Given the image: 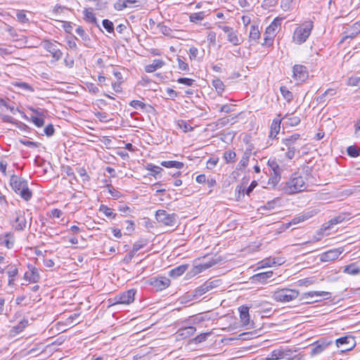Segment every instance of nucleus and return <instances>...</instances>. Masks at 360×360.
I'll use <instances>...</instances> for the list:
<instances>
[{
    "mask_svg": "<svg viewBox=\"0 0 360 360\" xmlns=\"http://www.w3.org/2000/svg\"><path fill=\"white\" fill-rule=\"evenodd\" d=\"M260 37L261 34L259 30L258 26L254 25H251L249 34L250 41H253L255 44H258Z\"/></svg>",
    "mask_w": 360,
    "mask_h": 360,
    "instance_id": "30",
    "label": "nucleus"
},
{
    "mask_svg": "<svg viewBox=\"0 0 360 360\" xmlns=\"http://www.w3.org/2000/svg\"><path fill=\"white\" fill-rule=\"evenodd\" d=\"M177 82L188 86H191L195 82V80L190 78L180 77L177 79Z\"/></svg>",
    "mask_w": 360,
    "mask_h": 360,
    "instance_id": "57",
    "label": "nucleus"
},
{
    "mask_svg": "<svg viewBox=\"0 0 360 360\" xmlns=\"http://www.w3.org/2000/svg\"><path fill=\"white\" fill-rule=\"evenodd\" d=\"M95 115L102 122H107L110 120L108 115L106 112H98Z\"/></svg>",
    "mask_w": 360,
    "mask_h": 360,
    "instance_id": "60",
    "label": "nucleus"
},
{
    "mask_svg": "<svg viewBox=\"0 0 360 360\" xmlns=\"http://www.w3.org/2000/svg\"><path fill=\"white\" fill-rule=\"evenodd\" d=\"M150 284L154 287L157 291H160L165 289L170 285V280L165 276L152 278L150 280Z\"/></svg>",
    "mask_w": 360,
    "mask_h": 360,
    "instance_id": "15",
    "label": "nucleus"
},
{
    "mask_svg": "<svg viewBox=\"0 0 360 360\" xmlns=\"http://www.w3.org/2000/svg\"><path fill=\"white\" fill-rule=\"evenodd\" d=\"M301 138L299 134H293L285 139L281 142L283 145L281 150L285 151V156L288 160L293 159L296 155H300L301 148Z\"/></svg>",
    "mask_w": 360,
    "mask_h": 360,
    "instance_id": "2",
    "label": "nucleus"
},
{
    "mask_svg": "<svg viewBox=\"0 0 360 360\" xmlns=\"http://www.w3.org/2000/svg\"><path fill=\"white\" fill-rule=\"evenodd\" d=\"M314 283L315 280L313 278H305L297 281L298 285L300 286H309Z\"/></svg>",
    "mask_w": 360,
    "mask_h": 360,
    "instance_id": "52",
    "label": "nucleus"
},
{
    "mask_svg": "<svg viewBox=\"0 0 360 360\" xmlns=\"http://www.w3.org/2000/svg\"><path fill=\"white\" fill-rule=\"evenodd\" d=\"M299 295L297 290L281 288L273 292L271 297L276 302H288L297 298Z\"/></svg>",
    "mask_w": 360,
    "mask_h": 360,
    "instance_id": "6",
    "label": "nucleus"
},
{
    "mask_svg": "<svg viewBox=\"0 0 360 360\" xmlns=\"http://www.w3.org/2000/svg\"><path fill=\"white\" fill-rule=\"evenodd\" d=\"M236 157V154L233 150H227L224 153V158L225 159L227 163L234 161Z\"/></svg>",
    "mask_w": 360,
    "mask_h": 360,
    "instance_id": "50",
    "label": "nucleus"
},
{
    "mask_svg": "<svg viewBox=\"0 0 360 360\" xmlns=\"http://www.w3.org/2000/svg\"><path fill=\"white\" fill-rule=\"evenodd\" d=\"M281 19L275 18L271 24L266 27V34H271L273 37H276V31L277 28L281 26Z\"/></svg>",
    "mask_w": 360,
    "mask_h": 360,
    "instance_id": "32",
    "label": "nucleus"
},
{
    "mask_svg": "<svg viewBox=\"0 0 360 360\" xmlns=\"http://www.w3.org/2000/svg\"><path fill=\"white\" fill-rule=\"evenodd\" d=\"M155 218L159 223L166 226H174L177 220V215L175 213L169 214L163 210H158L155 213Z\"/></svg>",
    "mask_w": 360,
    "mask_h": 360,
    "instance_id": "9",
    "label": "nucleus"
},
{
    "mask_svg": "<svg viewBox=\"0 0 360 360\" xmlns=\"http://www.w3.org/2000/svg\"><path fill=\"white\" fill-rule=\"evenodd\" d=\"M18 48L15 45H3L0 46V56L5 58L6 56L13 54Z\"/></svg>",
    "mask_w": 360,
    "mask_h": 360,
    "instance_id": "31",
    "label": "nucleus"
},
{
    "mask_svg": "<svg viewBox=\"0 0 360 360\" xmlns=\"http://www.w3.org/2000/svg\"><path fill=\"white\" fill-rule=\"evenodd\" d=\"M28 324V320L23 319L17 325L12 327L11 332L13 334L21 333Z\"/></svg>",
    "mask_w": 360,
    "mask_h": 360,
    "instance_id": "33",
    "label": "nucleus"
},
{
    "mask_svg": "<svg viewBox=\"0 0 360 360\" xmlns=\"http://www.w3.org/2000/svg\"><path fill=\"white\" fill-rule=\"evenodd\" d=\"M30 120L37 127H41L44 124V117L31 115Z\"/></svg>",
    "mask_w": 360,
    "mask_h": 360,
    "instance_id": "45",
    "label": "nucleus"
},
{
    "mask_svg": "<svg viewBox=\"0 0 360 360\" xmlns=\"http://www.w3.org/2000/svg\"><path fill=\"white\" fill-rule=\"evenodd\" d=\"M267 165L274 174H279L280 176H281L283 171L287 169L285 165L282 162L279 164L276 159H269Z\"/></svg>",
    "mask_w": 360,
    "mask_h": 360,
    "instance_id": "23",
    "label": "nucleus"
},
{
    "mask_svg": "<svg viewBox=\"0 0 360 360\" xmlns=\"http://www.w3.org/2000/svg\"><path fill=\"white\" fill-rule=\"evenodd\" d=\"M360 33V22L354 23L349 28L346 29L344 32V37L342 41L348 38H354Z\"/></svg>",
    "mask_w": 360,
    "mask_h": 360,
    "instance_id": "22",
    "label": "nucleus"
},
{
    "mask_svg": "<svg viewBox=\"0 0 360 360\" xmlns=\"http://www.w3.org/2000/svg\"><path fill=\"white\" fill-rule=\"evenodd\" d=\"M343 252V248H335L328 250L320 255V260L323 262L334 261L338 258Z\"/></svg>",
    "mask_w": 360,
    "mask_h": 360,
    "instance_id": "17",
    "label": "nucleus"
},
{
    "mask_svg": "<svg viewBox=\"0 0 360 360\" xmlns=\"http://www.w3.org/2000/svg\"><path fill=\"white\" fill-rule=\"evenodd\" d=\"M219 281H207L202 284L200 286L197 288L194 291L193 296L195 297H198L205 294L208 291L212 290L213 288L217 287L219 285Z\"/></svg>",
    "mask_w": 360,
    "mask_h": 360,
    "instance_id": "13",
    "label": "nucleus"
},
{
    "mask_svg": "<svg viewBox=\"0 0 360 360\" xmlns=\"http://www.w3.org/2000/svg\"><path fill=\"white\" fill-rule=\"evenodd\" d=\"M188 269V265H180L169 271V275L174 277H178L182 275Z\"/></svg>",
    "mask_w": 360,
    "mask_h": 360,
    "instance_id": "36",
    "label": "nucleus"
},
{
    "mask_svg": "<svg viewBox=\"0 0 360 360\" xmlns=\"http://www.w3.org/2000/svg\"><path fill=\"white\" fill-rule=\"evenodd\" d=\"M216 264H217V262L215 261H210L208 262L195 265L191 269V273L193 275H197V274L202 272L203 271H205L206 269L210 268L211 266H212L213 265H214Z\"/></svg>",
    "mask_w": 360,
    "mask_h": 360,
    "instance_id": "26",
    "label": "nucleus"
},
{
    "mask_svg": "<svg viewBox=\"0 0 360 360\" xmlns=\"http://www.w3.org/2000/svg\"><path fill=\"white\" fill-rule=\"evenodd\" d=\"M147 169L151 172V174L156 177V175L160 174L163 169L162 167L156 165H148Z\"/></svg>",
    "mask_w": 360,
    "mask_h": 360,
    "instance_id": "53",
    "label": "nucleus"
},
{
    "mask_svg": "<svg viewBox=\"0 0 360 360\" xmlns=\"http://www.w3.org/2000/svg\"><path fill=\"white\" fill-rule=\"evenodd\" d=\"M91 10V8H86L84 11V20L86 21H88V22H91V23L96 25L97 24V19L95 17V15L93 13V12Z\"/></svg>",
    "mask_w": 360,
    "mask_h": 360,
    "instance_id": "37",
    "label": "nucleus"
},
{
    "mask_svg": "<svg viewBox=\"0 0 360 360\" xmlns=\"http://www.w3.org/2000/svg\"><path fill=\"white\" fill-rule=\"evenodd\" d=\"M6 273L8 276V285L13 288L15 285V281L18 275V265L12 263L8 264L6 266Z\"/></svg>",
    "mask_w": 360,
    "mask_h": 360,
    "instance_id": "16",
    "label": "nucleus"
},
{
    "mask_svg": "<svg viewBox=\"0 0 360 360\" xmlns=\"http://www.w3.org/2000/svg\"><path fill=\"white\" fill-rule=\"evenodd\" d=\"M348 155L352 158H356L360 155V150L355 146H350L347 148Z\"/></svg>",
    "mask_w": 360,
    "mask_h": 360,
    "instance_id": "46",
    "label": "nucleus"
},
{
    "mask_svg": "<svg viewBox=\"0 0 360 360\" xmlns=\"http://www.w3.org/2000/svg\"><path fill=\"white\" fill-rule=\"evenodd\" d=\"M281 199L279 198H276L272 200L268 201L264 206L261 207L262 209L271 210L275 208L276 205L280 202Z\"/></svg>",
    "mask_w": 360,
    "mask_h": 360,
    "instance_id": "44",
    "label": "nucleus"
},
{
    "mask_svg": "<svg viewBox=\"0 0 360 360\" xmlns=\"http://www.w3.org/2000/svg\"><path fill=\"white\" fill-rule=\"evenodd\" d=\"M313 22L306 21L301 26L297 27L293 33V41L301 44L307 41L313 29Z\"/></svg>",
    "mask_w": 360,
    "mask_h": 360,
    "instance_id": "5",
    "label": "nucleus"
},
{
    "mask_svg": "<svg viewBox=\"0 0 360 360\" xmlns=\"http://www.w3.org/2000/svg\"><path fill=\"white\" fill-rule=\"evenodd\" d=\"M331 344V342H326L323 340H320L316 342H315L311 345V355H318L322 353Z\"/></svg>",
    "mask_w": 360,
    "mask_h": 360,
    "instance_id": "19",
    "label": "nucleus"
},
{
    "mask_svg": "<svg viewBox=\"0 0 360 360\" xmlns=\"http://www.w3.org/2000/svg\"><path fill=\"white\" fill-rule=\"evenodd\" d=\"M99 212H103L108 218L115 219L117 216V214L113 212L111 208L105 205H101L100 206Z\"/></svg>",
    "mask_w": 360,
    "mask_h": 360,
    "instance_id": "38",
    "label": "nucleus"
},
{
    "mask_svg": "<svg viewBox=\"0 0 360 360\" xmlns=\"http://www.w3.org/2000/svg\"><path fill=\"white\" fill-rule=\"evenodd\" d=\"M250 152L245 151L243 153V155L238 163L239 169L245 168L248 166L249 160H250Z\"/></svg>",
    "mask_w": 360,
    "mask_h": 360,
    "instance_id": "43",
    "label": "nucleus"
},
{
    "mask_svg": "<svg viewBox=\"0 0 360 360\" xmlns=\"http://www.w3.org/2000/svg\"><path fill=\"white\" fill-rule=\"evenodd\" d=\"M103 27L109 32H113L114 31V25L112 22L108 19H105L102 22Z\"/></svg>",
    "mask_w": 360,
    "mask_h": 360,
    "instance_id": "54",
    "label": "nucleus"
},
{
    "mask_svg": "<svg viewBox=\"0 0 360 360\" xmlns=\"http://www.w3.org/2000/svg\"><path fill=\"white\" fill-rule=\"evenodd\" d=\"M218 161V158H210L207 161V168L209 169H212L217 165Z\"/></svg>",
    "mask_w": 360,
    "mask_h": 360,
    "instance_id": "61",
    "label": "nucleus"
},
{
    "mask_svg": "<svg viewBox=\"0 0 360 360\" xmlns=\"http://www.w3.org/2000/svg\"><path fill=\"white\" fill-rule=\"evenodd\" d=\"M137 2L138 0H117L114 4V8L116 11H120Z\"/></svg>",
    "mask_w": 360,
    "mask_h": 360,
    "instance_id": "29",
    "label": "nucleus"
},
{
    "mask_svg": "<svg viewBox=\"0 0 360 360\" xmlns=\"http://www.w3.org/2000/svg\"><path fill=\"white\" fill-rule=\"evenodd\" d=\"M42 46L46 51L50 53L55 61H58L62 58L63 52L58 49L55 43L49 40H44L42 42Z\"/></svg>",
    "mask_w": 360,
    "mask_h": 360,
    "instance_id": "12",
    "label": "nucleus"
},
{
    "mask_svg": "<svg viewBox=\"0 0 360 360\" xmlns=\"http://www.w3.org/2000/svg\"><path fill=\"white\" fill-rule=\"evenodd\" d=\"M343 273L351 276L359 275L360 274V266L357 262L352 263L344 266Z\"/></svg>",
    "mask_w": 360,
    "mask_h": 360,
    "instance_id": "27",
    "label": "nucleus"
},
{
    "mask_svg": "<svg viewBox=\"0 0 360 360\" xmlns=\"http://www.w3.org/2000/svg\"><path fill=\"white\" fill-rule=\"evenodd\" d=\"M274 273L273 271H268L265 272L258 273L253 275L250 280L252 283H266L268 282L269 279H270Z\"/></svg>",
    "mask_w": 360,
    "mask_h": 360,
    "instance_id": "20",
    "label": "nucleus"
},
{
    "mask_svg": "<svg viewBox=\"0 0 360 360\" xmlns=\"http://www.w3.org/2000/svg\"><path fill=\"white\" fill-rule=\"evenodd\" d=\"M292 77L299 82H304L309 76L307 67L302 65H295L292 67Z\"/></svg>",
    "mask_w": 360,
    "mask_h": 360,
    "instance_id": "14",
    "label": "nucleus"
},
{
    "mask_svg": "<svg viewBox=\"0 0 360 360\" xmlns=\"http://www.w3.org/2000/svg\"><path fill=\"white\" fill-rule=\"evenodd\" d=\"M211 335V332L202 333L198 335L195 338L192 339L191 342L195 344L201 343L207 340V338Z\"/></svg>",
    "mask_w": 360,
    "mask_h": 360,
    "instance_id": "42",
    "label": "nucleus"
},
{
    "mask_svg": "<svg viewBox=\"0 0 360 360\" xmlns=\"http://www.w3.org/2000/svg\"><path fill=\"white\" fill-rule=\"evenodd\" d=\"M240 319L243 326H248L250 323L249 307L242 305L238 308Z\"/></svg>",
    "mask_w": 360,
    "mask_h": 360,
    "instance_id": "25",
    "label": "nucleus"
},
{
    "mask_svg": "<svg viewBox=\"0 0 360 360\" xmlns=\"http://www.w3.org/2000/svg\"><path fill=\"white\" fill-rule=\"evenodd\" d=\"M15 217L13 221L12 226L15 231H22L27 226L25 213L22 210H17L15 212Z\"/></svg>",
    "mask_w": 360,
    "mask_h": 360,
    "instance_id": "11",
    "label": "nucleus"
},
{
    "mask_svg": "<svg viewBox=\"0 0 360 360\" xmlns=\"http://www.w3.org/2000/svg\"><path fill=\"white\" fill-rule=\"evenodd\" d=\"M345 219V214H340L337 217L332 218L329 221L328 223H329L330 226H333V225H335V224L342 222Z\"/></svg>",
    "mask_w": 360,
    "mask_h": 360,
    "instance_id": "55",
    "label": "nucleus"
},
{
    "mask_svg": "<svg viewBox=\"0 0 360 360\" xmlns=\"http://www.w3.org/2000/svg\"><path fill=\"white\" fill-rule=\"evenodd\" d=\"M15 242V236L11 232L6 233L4 238H0V244L4 245L7 249H12Z\"/></svg>",
    "mask_w": 360,
    "mask_h": 360,
    "instance_id": "24",
    "label": "nucleus"
},
{
    "mask_svg": "<svg viewBox=\"0 0 360 360\" xmlns=\"http://www.w3.org/2000/svg\"><path fill=\"white\" fill-rule=\"evenodd\" d=\"M10 185L14 192L20 195L25 201H29L32 198V192L29 188L26 179L13 174L10 179Z\"/></svg>",
    "mask_w": 360,
    "mask_h": 360,
    "instance_id": "3",
    "label": "nucleus"
},
{
    "mask_svg": "<svg viewBox=\"0 0 360 360\" xmlns=\"http://www.w3.org/2000/svg\"><path fill=\"white\" fill-rule=\"evenodd\" d=\"M201 321H202V319L198 318V316H190L188 319L182 321L181 323L184 325V326L179 328L176 331V334L177 338L179 340H183L193 335L195 333L196 328L193 326H188L187 325L189 323H198Z\"/></svg>",
    "mask_w": 360,
    "mask_h": 360,
    "instance_id": "4",
    "label": "nucleus"
},
{
    "mask_svg": "<svg viewBox=\"0 0 360 360\" xmlns=\"http://www.w3.org/2000/svg\"><path fill=\"white\" fill-rule=\"evenodd\" d=\"M158 27L159 28L160 32L164 35L169 36L171 34L172 30L169 27L163 24L159 23L158 25Z\"/></svg>",
    "mask_w": 360,
    "mask_h": 360,
    "instance_id": "56",
    "label": "nucleus"
},
{
    "mask_svg": "<svg viewBox=\"0 0 360 360\" xmlns=\"http://www.w3.org/2000/svg\"><path fill=\"white\" fill-rule=\"evenodd\" d=\"M280 180L281 176L273 172V174H271V176L269 179L268 184L274 187L278 184Z\"/></svg>",
    "mask_w": 360,
    "mask_h": 360,
    "instance_id": "51",
    "label": "nucleus"
},
{
    "mask_svg": "<svg viewBox=\"0 0 360 360\" xmlns=\"http://www.w3.org/2000/svg\"><path fill=\"white\" fill-rule=\"evenodd\" d=\"M281 115H278L277 117L274 118L272 121L270 127V131L269 137V139H274L276 138L281 129V124L282 119L280 118Z\"/></svg>",
    "mask_w": 360,
    "mask_h": 360,
    "instance_id": "21",
    "label": "nucleus"
},
{
    "mask_svg": "<svg viewBox=\"0 0 360 360\" xmlns=\"http://www.w3.org/2000/svg\"><path fill=\"white\" fill-rule=\"evenodd\" d=\"M77 172L83 178L84 181H89L90 180V176L84 167L79 168Z\"/></svg>",
    "mask_w": 360,
    "mask_h": 360,
    "instance_id": "62",
    "label": "nucleus"
},
{
    "mask_svg": "<svg viewBox=\"0 0 360 360\" xmlns=\"http://www.w3.org/2000/svg\"><path fill=\"white\" fill-rule=\"evenodd\" d=\"M306 176L294 173L285 183L281 184V191L287 195L296 194L307 188Z\"/></svg>",
    "mask_w": 360,
    "mask_h": 360,
    "instance_id": "1",
    "label": "nucleus"
},
{
    "mask_svg": "<svg viewBox=\"0 0 360 360\" xmlns=\"http://www.w3.org/2000/svg\"><path fill=\"white\" fill-rule=\"evenodd\" d=\"M274 38L275 37L271 34H266V32L265 31L264 34V42L262 43V45L268 47L271 46L273 44Z\"/></svg>",
    "mask_w": 360,
    "mask_h": 360,
    "instance_id": "49",
    "label": "nucleus"
},
{
    "mask_svg": "<svg viewBox=\"0 0 360 360\" xmlns=\"http://www.w3.org/2000/svg\"><path fill=\"white\" fill-rule=\"evenodd\" d=\"M178 67L180 70L188 71L189 70L188 65L180 57L177 58Z\"/></svg>",
    "mask_w": 360,
    "mask_h": 360,
    "instance_id": "59",
    "label": "nucleus"
},
{
    "mask_svg": "<svg viewBox=\"0 0 360 360\" xmlns=\"http://www.w3.org/2000/svg\"><path fill=\"white\" fill-rule=\"evenodd\" d=\"M205 18V13L203 11L198 13H191L189 16V20L192 22L197 23L202 21Z\"/></svg>",
    "mask_w": 360,
    "mask_h": 360,
    "instance_id": "40",
    "label": "nucleus"
},
{
    "mask_svg": "<svg viewBox=\"0 0 360 360\" xmlns=\"http://www.w3.org/2000/svg\"><path fill=\"white\" fill-rule=\"evenodd\" d=\"M227 40L234 46L240 44L238 37L234 30L227 34Z\"/></svg>",
    "mask_w": 360,
    "mask_h": 360,
    "instance_id": "39",
    "label": "nucleus"
},
{
    "mask_svg": "<svg viewBox=\"0 0 360 360\" xmlns=\"http://www.w3.org/2000/svg\"><path fill=\"white\" fill-rule=\"evenodd\" d=\"M280 91H281V93L282 96H283V98L288 102H290L292 100V98H293L292 93L291 91H290L286 86H281Z\"/></svg>",
    "mask_w": 360,
    "mask_h": 360,
    "instance_id": "41",
    "label": "nucleus"
},
{
    "mask_svg": "<svg viewBox=\"0 0 360 360\" xmlns=\"http://www.w3.org/2000/svg\"><path fill=\"white\" fill-rule=\"evenodd\" d=\"M179 127L184 131V132H188V131H191L193 130V127L188 124L185 121H181V123L179 124Z\"/></svg>",
    "mask_w": 360,
    "mask_h": 360,
    "instance_id": "63",
    "label": "nucleus"
},
{
    "mask_svg": "<svg viewBox=\"0 0 360 360\" xmlns=\"http://www.w3.org/2000/svg\"><path fill=\"white\" fill-rule=\"evenodd\" d=\"M15 86L25 91H34V89L26 82H16Z\"/></svg>",
    "mask_w": 360,
    "mask_h": 360,
    "instance_id": "58",
    "label": "nucleus"
},
{
    "mask_svg": "<svg viewBox=\"0 0 360 360\" xmlns=\"http://www.w3.org/2000/svg\"><path fill=\"white\" fill-rule=\"evenodd\" d=\"M135 295L136 290L130 289L115 295L112 299H110L109 301L111 305L129 304L134 302Z\"/></svg>",
    "mask_w": 360,
    "mask_h": 360,
    "instance_id": "7",
    "label": "nucleus"
},
{
    "mask_svg": "<svg viewBox=\"0 0 360 360\" xmlns=\"http://www.w3.org/2000/svg\"><path fill=\"white\" fill-rule=\"evenodd\" d=\"M165 63L161 59L153 60L151 64L145 66V71L148 73L153 72L165 65Z\"/></svg>",
    "mask_w": 360,
    "mask_h": 360,
    "instance_id": "28",
    "label": "nucleus"
},
{
    "mask_svg": "<svg viewBox=\"0 0 360 360\" xmlns=\"http://www.w3.org/2000/svg\"><path fill=\"white\" fill-rule=\"evenodd\" d=\"M314 297V291H309L307 292H304L302 295L300 301L303 302V303L309 304V303H313L314 301H306L309 298H313ZM318 300H315V302H317Z\"/></svg>",
    "mask_w": 360,
    "mask_h": 360,
    "instance_id": "48",
    "label": "nucleus"
},
{
    "mask_svg": "<svg viewBox=\"0 0 360 360\" xmlns=\"http://www.w3.org/2000/svg\"><path fill=\"white\" fill-rule=\"evenodd\" d=\"M160 165L167 168L174 167V168H176V169H181L184 166L183 162H179V161H173V160L162 161V162H161Z\"/></svg>",
    "mask_w": 360,
    "mask_h": 360,
    "instance_id": "34",
    "label": "nucleus"
},
{
    "mask_svg": "<svg viewBox=\"0 0 360 360\" xmlns=\"http://www.w3.org/2000/svg\"><path fill=\"white\" fill-rule=\"evenodd\" d=\"M338 347L342 348V352L349 351L356 346V341L353 336L346 335L338 338L335 341Z\"/></svg>",
    "mask_w": 360,
    "mask_h": 360,
    "instance_id": "10",
    "label": "nucleus"
},
{
    "mask_svg": "<svg viewBox=\"0 0 360 360\" xmlns=\"http://www.w3.org/2000/svg\"><path fill=\"white\" fill-rule=\"evenodd\" d=\"M348 85L360 86V77H350L348 80Z\"/></svg>",
    "mask_w": 360,
    "mask_h": 360,
    "instance_id": "64",
    "label": "nucleus"
},
{
    "mask_svg": "<svg viewBox=\"0 0 360 360\" xmlns=\"http://www.w3.org/2000/svg\"><path fill=\"white\" fill-rule=\"evenodd\" d=\"M212 84L214 87L218 95L221 96L225 87L223 82L220 79L216 78L212 80Z\"/></svg>",
    "mask_w": 360,
    "mask_h": 360,
    "instance_id": "35",
    "label": "nucleus"
},
{
    "mask_svg": "<svg viewBox=\"0 0 360 360\" xmlns=\"http://www.w3.org/2000/svg\"><path fill=\"white\" fill-rule=\"evenodd\" d=\"M28 271L24 274V279L30 283H37L40 279L39 272L37 268L32 264L27 265Z\"/></svg>",
    "mask_w": 360,
    "mask_h": 360,
    "instance_id": "18",
    "label": "nucleus"
},
{
    "mask_svg": "<svg viewBox=\"0 0 360 360\" xmlns=\"http://www.w3.org/2000/svg\"><path fill=\"white\" fill-rule=\"evenodd\" d=\"M129 105L134 108V109L139 110H144L146 107V104L143 102L138 100H133L129 103Z\"/></svg>",
    "mask_w": 360,
    "mask_h": 360,
    "instance_id": "47",
    "label": "nucleus"
},
{
    "mask_svg": "<svg viewBox=\"0 0 360 360\" xmlns=\"http://www.w3.org/2000/svg\"><path fill=\"white\" fill-rule=\"evenodd\" d=\"M296 349L289 348L288 347H281L280 348L274 349L269 354V359H292L295 356Z\"/></svg>",
    "mask_w": 360,
    "mask_h": 360,
    "instance_id": "8",
    "label": "nucleus"
}]
</instances>
